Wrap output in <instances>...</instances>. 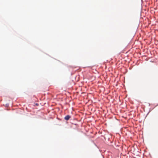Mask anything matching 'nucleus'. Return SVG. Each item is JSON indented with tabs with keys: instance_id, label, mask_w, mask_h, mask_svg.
Returning a JSON list of instances; mask_svg holds the SVG:
<instances>
[{
	"instance_id": "obj_1",
	"label": "nucleus",
	"mask_w": 158,
	"mask_h": 158,
	"mask_svg": "<svg viewBox=\"0 0 158 158\" xmlns=\"http://www.w3.org/2000/svg\"><path fill=\"white\" fill-rule=\"evenodd\" d=\"M71 118V116L69 115H67L64 117V119L66 120H69Z\"/></svg>"
}]
</instances>
